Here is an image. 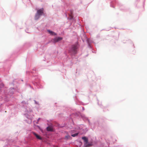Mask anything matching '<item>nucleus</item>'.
<instances>
[{
    "instance_id": "f257e3e1",
    "label": "nucleus",
    "mask_w": 147,
    "mask_h": 147,
    "mask_svg": "<svg viewBox=\"0 0 147 147\" xmlns=\"http://www.w3.org/2000/svg\"><path fill=\"white\" fill-rule=\"evenodd\" d=\"M77 47L75 45H73L71 49L69 50V52L71 55H74L76 54L77 52Z\"/></svg>"
},
{
    "instance_id": "f03ea898",
    "label": "nucleus",
    "mask_w": 147,
    "mask_h": 147,
    "mask_svg": "<svg viewBox=\"0 0 147 147\" xmlns=\"http://www.w3.org/2000/svg\"><path fill=\"white\" fill-rule=\"evenodd\" d=\"M43 11L44 9L43 8H41L38 10L35 16V19L36 20L38 19L39 18L40 16L42 15Z\"/></svg>"
},
{
    "instance_id": "7ed1b4c3",
    "label": "nucleus",
    "mask_w": 147,
    "mask_h": 147,
    "mask_svg": "<svg viewBox=\"0 0 147 147\" xmlns=\"http://www.w3.org/2000/svg\"><path fill=\"white\" fill-rule=\"evenodd\" d=\"M62 37H56L53 40V42L55 43H56L59 41L61 40H62Z\"/></svg>"
},
{
    "instance_id": "20e7f679",
    "label": "nucleus",
    "mask_w": 147,
    "mask_h": 147,
    "mask_svg": "<svg viewBox=\"0 0 147 147\" xmlns=\"http://www.w3.org/2000/svg\"><path fill=\"white\" fill-rule=\"evenodd\" d=\"M33 134L39 140H41L42 138H41L39 135H38V134H36L34 132H33Z\"/></svg>"
},
{
    "instance_id": "39448f33",
    "label": "nucleus",
    "mask_w": 147,
    "mask_h": 147,
    "mask_svg": "<svg viewBox=\"0 0 147 147\" xmlns=\"http://www.w3.org/2000/svg\"><path fill=\"white\" fill-rule=\"evenodd\" d=\"M82 138L86 143L88 142V139L86 137H83Z\"/></svg>"
},
{
    "instance_id": "423d86ee",
    "label": "nucleus",
    "mask_w": 147,
    "mask_h": 147,
    "mask_svg": "<svg viewBox=\"0 0 147 147\" xmlns=\"http://www.w3.org/2000/svg\"><path fill=\"white\" fill-rule=\"evenodd\" d=\"M48 31L49 32V33L51 34L52 35H56V34L54 32H52V31H50L49 30H48Z\"/></svg>"
},
{
    "instance_id": "0eeeda50",
    "label": "nucleus",
    "mask_w": 147,
    "mask_h": 147,
    "mask_svg": "<svg viewBox=\"0 0 147 147\" xmlns=\"http://www.w3.org/2000/svg\"><path fill=\"white\" fill-rule=\"evenodd\" d=\"M47 129L48 131H52L53 130V128L49 126L47 127Z\"/></svg>"
},
{
    "instance_id": "6e6552de",
    "label": "nucleus",
    "mask_w": 147,
    "mask_h": 147,
    "mask_svg": "<svg viewBox=\"0 0 147 147\" xmlns=\"http://www.w3.org/2000/svg\"><path fill=\"white\" fill-rule=\"evenodd\" d=\"M78 133H76L72 134L71 135V136L72 137H74L76 136H77L78 135Z\"/></svg>"
}]
</instances>
